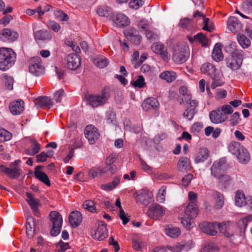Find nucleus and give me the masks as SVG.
<instances>
[{
	"label": "nucleus",
	"instance_id": "30",
	"mask_svg": "<svg viewBox=\"0 0 252 252\" xmlns=\"http://www.w3.org/2000/svg\"><path fill=\"white\" fill-rule=\"evenodd\" d=\"M150 197V193L148 191L142 190L137 194L136 199L137 202L147 205L149 203V199Z\"/></svg>",
	"mask_w": 252,
	"mask_h": 252
},
{
	"label": "nucleus",
	"instance_id": "40",
	"mask_svg": "<svg viewBox=\"0 0 252 252\" xmlns=\"http://www.w3.org/2000/svg\"><path fill=\"white\" fill-rule=\"evenodd\" d=\"M180 229L178 227L169 226L166 228V234L171 238H176L180 234Z\"/></svg>",
	"mask_w": 252,
	"mask_h": 252
},
{
	"label": "nucleus",
	"instance_id": "12",
	"mask_svg": "<svg viewBox=\"0 0 252 252\" xmlns=\"http://www.w3.org/2000/svg\"><path fill=\"white\" fill-rule=\"evenodd\" d=\"M165 212L162 206L157 203H153L149 206L147 214L149 217L157 220L163 216Z\"/></svg>",
	"mask_w": 252,
	"mask_h": 252
},
{
	"label": "nucleus",
	"instance_id": "19",
	"mask_svg": "<svg viewBox=\"0 0 252 252\" xmlns=\"http://www.w3.org/2000/svg\"><path fill=\"white\" fill-rule=\"evenodd\" d=\"M112 20L117 27L120 28L127 26L130 22L128 18L122 13H118L114 15Z\"/></svg>",
	"mask_w": 252,
	"mask_h": 252
},
{
	"label": "nucleus",
	"instance_id": "2",
	"mask_svg": "<svg viewBox=\"0 0 252 252\" xmlns=\"http://www.w3.org/2000/svg\"><path fill=\"white\" fill-rule=\"evenodd\" d=\"M231 49L229 51L231 52V55L225 58L226 66L232 71H236L240 68L244 58V52L242 50H236L235 43L230 44L228 47Z\"/></svg>",
	"mask_w": 252,
	"mask_h": 252
},
{
	"label": "nucleus",
	"instance_id": "21",
	"mask_svg": "<svg viewBox=\"0 0 252 252\" xmlns=\"http://www.w3.org/2000/svg\"><path fill=\"white\" fill-rule=\"evenodd\" d=\"M24 101L21 100H17L10 103L9 108L13 115H19L24 110Z\"/></svg>",
	"mask_w": 252,
	"mask_h": 252
},
{
	"label": "nucleus",
	"instance_id": "61",
	"mask_svg": "<svg viewBox=\"0 0 252 252\" xmlns=\"http://www.w3.org/2000/svg\"><path fill=\"white\" fill-rule=\"evenodd\" d=\"M57 248L58 249L59 252H63L69 248V245L67 243H64L60 241L57 245Z\"/></svg>",
	"mask_w": 252,
	"mask_h": 252
},
{
	"label": "nucleus",
	"instance_id": "36",
	"mask_svg": "<svg viewBox=\"0 0 252 252\" xmlns=\"http://www.w3.org/2000/svg\"><path fill=\"white\" fill-rule=\"evenodd\" d=\"M93 63L98 67L103 68L108 64L109 61L106 57L101 56L95 58L94 60Z\"/></svg>",
	"mask_w": 252,
	"mask_h": 252
},
{
	"label": "nucleus",
	"instance_id": "44",
	"mask_svg": "<svg viewBox=\"0 0 252 252\" xmlns=\"http://www.w3.org/2000/svg\"><path fill=\"white\" fill-rule=\"evenodd\" d=\"M238 41L243 48L248 47L251 44V41L244 34L238 35Z\"/></svg>",
	"mask_w": 252,
	"mask_h": 252
},
{
	"label": "nucleus",
	"instance_id": "55",
	"mask_svg": "<svg viewBox=\"0 0 252 252\" xmlns=\"http://www.w3.org/2000/svg\"><path fill=\"white\" fill-rule=\"evenodd\" d=\"M140 31L146 32L150 29V25L148 21L146 20H140L137 24Z\"/></svg>",
	"mask_w": 252,
	"mask_h": 252
},
{
	"label": "nucleus",
	"instance_id": "58",
	"mask_svg": "<svg viewBox=\"0 0 252 252\" xmlns=\"http://www.w3.org/2000/svg\"><path fill=\"white\" fill-rule=\"evenodd\" d=\"M55 15L62 21H66L68 19V15L60 10L56 11L55 12Z\"/></svg>",
	"mask_w": 252,
	"mask_h": 252
},
{
	"label": "nucleus",
	"instance_id": "11",
	"mask_svg": "<svg viewBox=\"0 0 252 252\" xmlns=\"http://www.w3.org/2000/svg\"><path fill=\"white\" fill-rule=\"evenodd\" d=\"M96 228L92 232V236L94 239L102 241L108 235L106 224L103 221H98L96 223Z\"/></svg>",
	"mask_w": 252,
	"mask_h": 252
},
{
	"label": "nucleus",
	"instance_id": "22",
	"mask_svg": "<svg viewBox=\"0 0 252 252\" xmlns=\"http://www.w3.org/2000/svg\"><path fill=\"white\" fill-rule=\"evenodd\" d=\"M26 234L29 239H32L34 236V220L32 216H28L26 221Z\"/></svg>",
	"mask_w": 252,
	"mask_h": 252
},
{
	"label": "nucleus",
	"instance_id": "43",
	"mask_svg": "<svg viewBox=\"0 0 252 252\" xmlns=\"http://www.w3.org/2000/svg\"><path fill=\"white\" fill-rule=\"evenodd\" d=\"M213 81L211 84V88L213 89L219 86H221L223 82L220 80V74L218 72L211 77Z\"/></svg>",
	"mask_w": 252,
	"mask_h": 252
},
{
	"label": "nucleus",
	"instance_id": "15",
	"mask_svg": "<svg viewBox=\"0 0 252 252\" xmlns=\"http://www.w3.org/2000/svg\"><path fill=\"white\" fill-rule=\"evenodd\" d=\"M18 34L10 29H4L0 33V39L5 42H11L16 40L18 37Z\"/></svg>",
	"mask_w": 252,
	"mask_h": 252
},
{
	"label": "nucleus",
	"instance_id": "48",
	"mask_svg": "<svg viewBox=\"0 0 252 252\" xmlns=\"http://www.w3.org/2000/svg\"><path fill=\"white\" fill-rule=\"evenodd\" d=\"M243 11L247 14L252 13V0H246L242 4Z\"/></svg>",
	"mask_w": 252,
	"mask_h": 252
},
{
	"label": "nucleus",
	"instance_id": "16",
	"mask_svg": "<svg viewBox=\"0 0 252 252\" xmlns=\"http://www.w3.org/2000/svg\"><path fill=\"white\" fill-rule=\"evenodd\" d=\"M26 196L27 197V201L32 210L34 215L39 217L38 207L40 205L39 200L34 197L33 194L30 192H26Z\"/></svg>",
	"mask_w": 252,
	"mask_h": 252
},
{
	"label": "nucleus",
	"instance_id": "41",
	"mask_svg": "<svg viewBox=\"0 0 252 252\" xmlns=\"http://www.w3.org/2000/svg\"><path fill=\"white\" fill-rule=\"evenodd\" d=\"M214 196L216 199V207L219 209L222 207L224 205L223 195L219 192L216 191L214 193Z\"/></svg>",
	"mask_w": 252,
	"mask_h": 252
},
{
	"label": "nucleus",
	"instance_id": "59",
	"mask_svg": "<svg viewBox=\"0 0 252 252\" xmlns=\"http://www.w3.org/2000/svg\"><path fill=\"white\" fill-rule=\"evenodd\" d=\"M187 88L184 86L180 87L179 90V93L185 96V99L187 100V101H188V100L190 101L191 97L189 94H187Z\"/></svg>",
	"mask_w": 252,
	"mask_h": 252
},
{
	"label": "nucleus",
	"instance_id": "17",
	"mask_svg": "<svg viewBox=\"0 0 252 252\" xmlns=\"http://www.w3.org/2000/svg\"><path fill=\"white\" fill-rule=\"evenodd\" d=\"M197 106L198 102L196 100L190 101V102L188 104L187 106V108L183 114L184 117L187 118L189 121L192 120L194 115L197 112L195 109Z\"/></svg>",
	"mask_w": 252,
	"mask_h": 252
},
{
	"label": "nucleus",
	"instance_id": "26",
	"mask_svg": "<svg viewBox=\"0 0 252 252\" xmlns=\"http://www.w3.org/2000/svg\"><path fill=\"white\" fill-rule=\"evenodd\" d=\"M42 166H36L35 168L34 175L39 181L47 186H50L51 184L48 176L43 172L40 171V169H42Z\"/></svg>",
	"mask_w": 252,
	"mask_h": 252
},
{
	"label": "nucleus",
	"instance_id": "14",
	"mask_svg": "<svg viewBox=\"0 0 252 252\" xmlns=\"http://www.w3.org/2000/svg\"><path fill=\"white\" fill-rule=\"evenodd\" d=\"M66 67L70 70H76L81 66V59L76 54H70L65 58Z\"/></svg>",
	"mask_w": 252,
	"mask_h": 252
},
{
	"label": "nucleus",
	"instance_id": "13",
	"mask_svg": "<svg viewBox=\"0 0 252 252\" xmlns=\"http://www.w3.org/2000/svg\"><path fill=\"white\" fill-rule=\"evenodd\" d=\"M84 134L90 144H94L99 137L97 128L92 125H88L85 127Z\"/></svg>",
	"mask_w": 252,
	"mask_h": 252
},
{
	"label": "nucleus",
	"instance_id": "62",
	"mask_svg": "<svg viewBox=\"0 0 252 252\" xmlns=\"http://www.w3.org/2000/svg\"><path fill=\"white\" fill-rule=\"evenodd\" d=\"M64 92L63 89H60L56 92L54 94V98L57 102H61L62 97L63 96Z\"/></svg>",
	"mask_w": 252,
	"mask_h": 252
},
{
	"label": "nucleus",
	"instance_id": "3",
	"mask_svg": "<svg viewBox=\"0 0 252 252\" xmlns=\"http://www.w3.org/2000/svg\"><path fill=\"white\" fill-rule=\"evenodd\" d=\"M229 224L228 222L223 223H220L217 222H203L199 224V227L202 232L211 236H215L218 231L223 233L227 237H230L233 235L229 234L226 232L227 226Z\"/></svg>",
	"mask_w": 252,
	"mask_h": 252
},
{
	"label": "nucleus",
	"instance_id": "60",
	"mask_svg": "<svg viewBox=\"0 0 252 252\" xmlns=\"http://www.w3.org/2000/svg\"><path fill=\"white\" fill-rule=\"evenodd\" d=\"M209 19L203 17V24L204 26L202 29L205 31L211 32L214 29V26L212 25L209 24Z\"/></svg>",
	"mask_w": 252,
	"mask_h": 252
},
{
	"label": "nucleus",
	"instance_id": "53",
	"mask_svg": "<svg viewBox=\"0 0 252 252\" xmlns=\"http://www.w3.org/2000/svg\"><path fill=\"white\" fill-rule=\"evenodd\" d=\"M124 34L126 38L128 40L129 37H133V36L137 35L139 34V32L135 29L130 27L125 30Z\"/></svg>",
	"mask_w": 252,
	"mask_h": 252
},
{
	"label": "nucleus",
	"instance_id": "8",
	"mask_svg": "<svg viewBox=\"0 0 252 252\" xmlns=\"http://www.w3.org/2000/svg\"><path fill=\"white\" fill-rule=\"evenodd\" d=\"M109 97V94L106 92L102 91L100 94H87L85 98L88 103L93 107H97L105 104Z\"/></svg>",
	"mask_w": 252,
	"mask_h": 252
},
{
	"label": "nucleus",
	"instance_id": "1",
	"mask_svg": "<svg viewBox=\"0 0 252 252\" xmlns=\"http://www.w3.org/2000/svg\"><path fill=\"white\" fill-rule=\"evenodd\" d=\"M227 165L224 158H221L219 161L215 162L211 168V174L218 179L219 184L226 188L231 180L230 176L224 174L226 170Z\"/></svg>",
	"mask_w": 252,
	"mask_h": 252
},
{
	"label": "nucleus",
	"instance_id": "4",
	"mask_svg": "<svg viewBox=\"0 0 252 252\" xmlns=\"http://www.w3.org/2000/svg\"><path fill=\"white\" fill-rule=\"evenodd\" d=\"M16 54L10 48H0V69L5 71L12 67L15 62Z\"/></svg>",
	"mask_w": 252,
	"mask_h": 252
},
{
	"label": "nucleus",
	"instance_id": "10",
	"mask_svg": "<svg viewBox=\"0 0 252 252\" xmlns=\"http://www.w3.org/2000/svg\"><path fill=\"white\" fill-rule=\"evenodd\" d=\"M29 69L31 73L35 76H39L43 73L44 68L39 57H34L30 60Z\"/></svg>",
	"mask_w": 252,
	"mask_h": 252
},
{
	"label": "nucleus",
	"instance_id": "49",
	"mask_svg": "<svg viewBox=\"0 0 252 252\" xmlns=\"http://www.w3.org/2000/svg\"><path fill=\"white\" fill-rule=\"evenodd\" d=\"M166 192V187L163 186L159 189L158 194L157 197L158 201L160 203H163L165 201V194Z\"/></svg>",
	"mask_w": 252,
	"mask_h": 252
},
{
	"label": "nucleus",
	"instance_id": "32",
	"mask_svg": "<svg viewBox=\"0 0 252 252\" xmlns=\"http://www.w3.org/2000/svg\"><path fill=\"white\" fill-rule=\"evenodd\" d=\"M31 148L26 150V154L30 156H34L37 154L40 149V146L36 140H31Z\"/></svg>",
	"mask_w": 252,
	"mask_h": 252
},
{
	"label": "nucleus",
	"instance_id": "5",
	"mask_svg": "<svg viewBox=\"0 0 252 252\" xmlns=\"http://www.w3.org/2000/svg\"><path fill=\"white\" fill-rule=\"evenodd\" d=\"M233 110L229 105H223L209 113L211 121L214 124H220L225 121L228 118V114L233 113Z\"/></svg>",
	"mask_w": 252,
	"mask_h": 252
},
{
	"label": "nucleus",
	"instance_id": "9",
	"mask_svg": "<svg viewBox=\"0 0 252 252\" xmlns=\"http://www.w3.org/2000/svg\"><path fill=\"white\" fill-rule=\"evenodd\" d=\"M49 217L52 225L50 234L52 236H56L60 233L63 221V218L57 211H51Z\"/></svg>",
	"mask_w": 252,
	"mask_h": 252
},
{
	"label": "nucleus",
	"instance_id": "35",
	"mask_svg": "<svg viewBox=\"0 0 252 252\" xmlns=\"http://www.w3.org/2000/svg\"><path fill=\"white\" fill-rule=\"evenodd\" d=\"M189 39L190 42H192L194 41L198 42L199 43L201 44L202 46H205L208 42L207 38L202 33H197L193 36V38L192 37H189Z\"/></svg>",
	"mask_w": 252,
	"mask_h": 252
},
{
	"label": "nucleus",
	"instance_id": "42",
	"mask_svg": "<svg viewBox=\"0 0 252 252\" xmlns=\"http://www.w3.org/2000/svg\"><path fill=\"white\" fill-rule=\"evenodd\" d=\"M130 84L135 88H142L146 85L145 79L142 75H139L136 80H132Z\"/></svg>",
	"mask_w": 252,
	"mask_h": 252
},
{
	"label": "nucleus",
	"instance_id": "24",
	"mask_svg": "<svg viewBox=\"0 0 252 252\" xmlns=\"http://www.w3.org/2000/svg\"><path fill=\"white\" fill-rule=\"evenodd\" d=\"M68 220L71 225L73 227H77L82 222V215L79 211H73L69 215Z\"/></svg>",
	"mask_w": 252,
	"mask_h": 252
},
{
	"label": "nucleus",
	"instance_id": "20",
	"mask_svg": "<svg viewBox=\"0 0 252 252\" xmlns=\"http://www.w3.org/2000/svg\"><path fill=\"white\" fill-rule=\"evenodd\" d=\"M227 26L232 32H238L241 31L242 25L239 19L234 16L230 17L227 20Z\"/></svg>",
	"mask_w": 252,
	"mask_h": 252
},
{
	"label": "nucleus",
	"instance_id": "57",
	"mask_svg": "<svg viewBox=\"0 0 252 252\" xmlns=\"http://www.w3.org/2000/svg\"><path fill=\"white\" fill-rule=\"evenodd\" d=\"M192 219H193V218L186 216L185 215L184 217L181 219V222L184 226L189 229L191 227V220Z\"/></svg>",
	"mask_w": 252,
	"mask_h": 252
},
{
	"label": "nucleus",
	"instance_id": "29",
	"mask_svg": "<svg viewBox=\"0 0 252 252\" xmlns=\"http://www.w3.org/2000/svg\"><path fill=\"white\" fill-rule=\"evenodd\" d=\"M200 70L203 73L206 74L210 77L218 73L215 66L213 64L208 63L203 64Z\"/></svg>",
	"mask_w": 252,
	"mask_h": 252
},
{
	"label": "nucleus",
	"instance_id": "34",
	"mask_svg": "<svg viewBox=\"0 0 252 252\" xmlns=\"http://www.w3.org/2000/svg\"><path fill=\"white\" fill-rule=\"evenodd\" d=\"M190 166V160L187 157L181 158L177 163L178 170L182 171L187 170Z\"/></svg>",
	"mask_w": 252,
	"mask_h": 252
},
{
	"label": "nucleus",
	"instance_id": "46",
	"mask_svg": "<svg viewBox=\"0 0 252 252\" xmlns=\"http://www.w3.org/2000/svg\"><path fill=\"white\" fill-rule=\"evenodd\" d=\"M12 137V134L4 128H0V142L9 140Z\"/></svg>",
	"mask_w": 252,
	"mask_h": 252
},
{
	"label": "nucleus",
	"instance_id": "38",
	"mask_svg": "<svg viewBox=\"0 0 252 252\" xmlns=\"http://www.w3.org/2000/svg\"><path fill=\"white\" fill-rule=\"evenodd\" d=\"M120 178L119 177H116L113 181L107 184L102 185L101 186V189L106 190H110L117 187L120 183Z\"/></svg>",
	"mask_w": 252,
	"mask_h": 252
},
{
	"label": "nucleus",
	"instance_id": "25",
	"mask_svg": "<svg viewBox=\"0 0 252 252\" xmlns=\"http://www.w3.org/2000/svg\"><path fill=\"white\" fill-rule=\"evenodd\" d=\"M210 157L209 151L205 147L200 148L196 154L194 162L196 163L203 162L207 160Z\"/></svg>",
	"mask_w": 252,
	"mask_h": 252
},
{
	"label": "nucleus",
	"instance_id": "56",
	"mask_svg": "<svg viewBox=\"0 0 252 252\" xmlns=\"http://www.w3.org/2000/svg\"><path fill=\"white\" fill-rule=\"evenodd\" d=\"M145 34L147 38L151 42L156 41L158 39V35L149 30L145 32Z\"/></svg>",
	"mask_w": 252,
	"mask_h": 252
},
{
	"label": "nucleus",
	"instance_id": "28",
	"mask_svg": "<svg viewBox=\"0 0 252 252\" xmlns=\"http://www.w3.org/2000/svg\"><path fill=\"white\" fill-rule=\"evenodd\" d=\"M222 45L220 43L215 44L212 52V58L216 62H220L223 59V56L221 51Z\"/></svg>",
	"mask_w": 252,
	"mask_h": 252
},
{
	"label": "nucleus",
	"instance_id": "39",
	"mask_svg": "<svg viewBox=\"0 0 252 252\" xmlns=\"http://www.w3.org/2000/svg\"><path fill=\"white\" fill-rule=\"evenodd\" d=\"M115 205L120 209L119 217L123 220V223L124 225L126 224L129 221V219L126 217L125 213L121 207V202L119 198H118L116 200Z\"/></svg>",
	"mask_w": 252,
	"mask_h": 252
},
{
	"label": "nucleus",
	"instance_id": "33",
	"mask_svg": "<svg viewBox=\"0 0 252 252\" xmlns=\"http://www.w3.org/2000/svg\"><path fill=\"white\" fill-rule=\"evenodd\" d=\"M235 205L238 207H242L245 205L247 198L242 190H237L236 192Z\"/></svg>",
	"mask_w": 252,
	"mask_h": 252
},
{
	"label": "nucleus",
	"instance_id": "27",
	"mask_svg": "<svg viewBox=\"0 0 252 252\" xmlns=\"http://www.w3.org/2000/svg\"><path fill=\"white\" fill-rule=\"evenodd\" d=\"M34 37L35 40H50L52 38V34L47 30H41L34 32Z\"/></svg>",
	"mask_w": 252,
	"mask_h": 252
},
{
	"label": "nucleus",
	"instance_id": "47",
	"mask_svg": "<svg viewBox=\"0 0 252 252\" xmlns=\"http://www.w3.org/2000/svg\"><path fill=\"white\" fill-rule=\"evenodd\" d=\"M106 120L108 124L115 125L116 122V113L113 111H109L106 115Z\"/></svg>",
	"mask_w": 252,
	"mask_h": 252
},
{
	"label": "nucleus",
	"instance_id": "45",
	"mask_svg": "<svg viewBox=\"0 0 252 252\" xmlns=\"http://www.w3.org/2000/svg\"><path fill=\"white\" fill-rule=\"evenodd\" d=\"M105 171L100 168L92 169L89 171L88 176L91 179H94L95 177H99L102 174H104Z\"/></svg>",
	"mask_w": 252,
	"mask_h": 252
},
{
	"label": "nucleus",
	"instance_id": "18",
	"mask_svg": "<svg viewBox=\"0 0 252 252\" xmlns=\"http://www.w3.org/2000/svg\"><path fill=\"white\" fill-rule=\"evenodd\" d=\"M159 106L158 100L154 97H148L142 103V107L144 111H149L157 109Z\"/></svg>",
	"mask_w": 252,
	"mask_h": 252
},
{
	"label": "nucleus",
	"instance_id": "7",
	"mask_svg": "<svg viewBox=\"0 0 252 252\" xmlns=\"http://www.w3.org/2000/svg\"><path fill=\"white\" fill-rule=\"evenodd\" d=\"M189 56V47L185 43L177 45L173 48L172 60L178 64L185 63Z\"/></svg>",
	"mask_w": 252,
	"mask_h": 252
},
{
	"label": "nucleus",
	"instance_id": "51",
	"mask_svg": "<svg viewBox=\"0 0 252 252\" xmlns=\"http://www.w3.org/2000/svg\"><path fill=\"white\" fill-rule=\"evenodd\" d=\"M83 207L85 209H87L92 213L96 211L94 203L92 200H86L83 204Z\"/></svg>",
	"mask_w": 252,
	"mask_h": 252
},
{
	"label": "nucleus",
	"instance_id": "64",
	"mask_svg": "<svg viewBox=\"0 0 252 252\" xmlns=\"http://www.w3.org/2000/svg\"><path fill=\"white\" fill-rule=\"evenodd\" d=\"M143 4V1H141V0H139V1L133 0L129 2V5L130 7L132 9H137L140 6H141Z\"/></svg>",
	"mask_w": 252,
	"mask_h": 252
},
{
	"label": "nucleus",
	"instance_id": "50",
	"mask_svg": "<svg viewBox=\"0 0 252 252\" xmlns=\"http://www.w3.org/2000/svg\"><path fill=\"white\" fill-rule=\"evenodd\" d=\"M9 173L8 174V176L12 179H17L20 175L21 172V170L18 167H14L11 168L10 167Z\"/></svg>",
	"mask_w": 252,
	"mask_h": 252
},
{
	"label": "nucleus",
	"instance_id": "52",
	"mask_svg": "<svg viewBox=\"0 0 252 252\" xmlns=\"http://www.w3.org/2000/svg\"><path fill=\"white\" fill-rule=\"evenodd\" d=\"M111 12V8L107 6L98 7L97 9V13L100 16H107Z\"/></svg>",
	"mask_w": 252,
	"mask_h": 252
},
{
	"label": "nucleus",
	"instance_id": "63",
	"mask_svg": "<svg viewBox=\"0 0 252 252\" xmlns=\"http://www.w3.org/2000/svg\"><path fill=\"white\" fill-rule=\"evenodd\" d=\"M240 117V114L238 112H235L230 118V123L231 126H235L237 125L239 123V118Z\"/></svg>",
	"mask_w": 252,
	"mask_h": 252
},
{
	"label": "nucleus",
	"instance_id": "23",
	"mask_svg": "<svg viewBox=\"0 0 252 252\" xmlns=\"http://www.w3.org/2000/svg\"><path fill=\"white\" fill-rule=\"evenodd\" d=\"M53 105L52 99L48 96H40L35 101V105L37 108L45 107L50 109Z\"/></svg>",
	"mask_w": 252,
	"mask_h": 252
},
{
	"label": "nucleus",
	"instance_id": "37",
	"mask_svg": "<svg viewBox=\"0 0 252 252\" xmlns=\"http://www.w3.org/2000/svg\"><path fill=\"white\" fill-rule=\"evenodd\" d=\"M159 77L168 82H172L175 80L176 75L175 72L173 71H166L161 73Z\"/></svg>",
	"mask_w": 252,
	"mask_h": 252
},
{
	"label": "nucleus",
	"instance_id": "54",
	"mask_svg": "<svg viewBox=\"0 0 252 252\" xmlns=\"http://www.w3.org/2000/svg\"><path fill=\"white\" fill-rule=\"evenodd\" d=\"M186 245L178 243L172 246H168L167 248L169 250L172 252H181L184 249Z\"/></svg>",
	"mask_w": 252,
	"mask_h": 252
},
{
	"label": "nucleus",
	"instance_id": "6",
	"mask_svg": "<svg viewBox=\"0 0 252 252\" xmlns=\"http://www.w3.org/2000/svg\"><path fill=\"white\" fill-rule=\"evenodd\" d=\"M228 149L229 152L237 156L240 162L246 164L249 161L250 158L248 150L239 142L236 141L230 142L228 146Z\"/></svg>",
	"mask_w": 252,
	"mask_h": 252
},
{
	"label": "nucleus",
	"instance_id": "31",
	"mask_svg": "<svg viewBox=\"0 0 252 252\" xmlns=\"http://www.w3.org/2000/svg\"><path fill=\"white\" fill-rule=\"evenodd\" d=\"M198 212L197 205L196 203H189L185 211L186 216L190 218L196 217Z\"/></svg>",
	"mask_w": 252,
	"mask_h": 252
}]
</instances>
